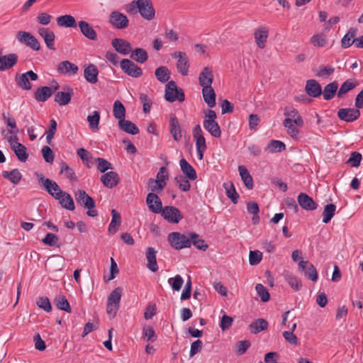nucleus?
<instances>
[{
    "mask_svg": "<svg viewBox=\"0 0 363 363\" xmlns=\"http://www.w3.org/2000/svg\"><path fill=\"white\" fill-rule=\"evenodd\" d=\"M126 11L132 14L138 12L147 21L152 20L155 16V11L150 0H133L127 5Z\"/></svg>",
    "mask_w": 363,
    "mask_h": 363,
    "instance_id": "nucleus-1",
    "label": "nucleus"
},
{
    "mask_svg": "<svg viewBox=\"0 0 363 363\" xmlns=\"http://www.w3.org/2000/svg\"><path fill=\"white\" fill-rule=\"evenodd\" d=\"M37 177L39 184L43 186L50 195L55 199H60L62 197L65 191L60 189L55 181L48 178L45 179L43 174H37Z\"/></svg>",
    "mask_w": 363,
    "mask_h": 363,
    "instance_id": "nucleus-2",
    "label": "nucleus"
},
{
    "mask_svg": "<svg viewBox=\"0 0 363 363\" xmlns=\"http://www.w3.org/2000/svg\"><path fill=\"white\" fill-rule=\"evenodd\" d=\"M164 99L169 102L179 101L182 102L185 99V96L182 89H178L174 81L168 82L165 86Z\"/></svg>",
    "mask_w": 363,
    "mask_h": 363,
    "instance_id": "nucleus-3",
    "label": "nucleus"
},
{
    "mask_svg": "<svg viewBox=\"0 0 363 363\" xmlns=\"http://www.w3.org/2000/svg\"><path fill=\"white\" fill-rule=\"evenodd\" d=\"M168 241L170 245L175 250H182L191 247L189 235L182 234L179 232H172L168 235Z\"/></svg>",
    "mask_w": 363,
    "mask_h": 363,
    "instance_id": "nucleus-4",
    "label": "nucleus"
},
{
    "mask_svg": "<svg viewBox=\"0 0 363 363\" xmlns=\"http://www.w3.org/2000/svg\"><path fill=\"white\" fill-rule=\"evenodd\" d=\"M193 137L196 141V147L198 158L203 160V152L206 150L207 146L206 139L203 136V130L200 125H196L193 128Z\"/></svg>",
    "mask_w": 363,
    "mask_h": 363,
    "instance_id": "nucleus-5",
    "label": "nucleus"
},
{
    "mask_svg": "<svg viewBox=\"0 0 363 363\" xmlns=\"http://www.w3.org/2000/svg\"><path fill=\"white\" fill-rule=\"evenodd\" d=\"M38 79V76L33 71L30 70L21 74H17L15 77V81L17 85L23 90H30L32 85L29 82L36 81Z\"/></svg>",
    "mask_w": 363,
    "mask_h": 363,
    "instance_id": "nucleus-6",
    "label": "nucleus"
},
{
    "mask_svg": "<svg viewBox=\"0 0 363 363\" xmlns=\"http://www.w3.org/2000/svg\"><path fill=\"white\" fill-rule=\"evenodd\" d=\"M108 21L115 28L119 30L125 29L129 25V20L127 16L118 11H113L111 13Z\"/></svg>",
    "mask_w": 363,
    "mask_h": 363,
    "instance_id": "nucleus-7",
    "label": "nucleus"
},
{
    "mask_svg": "<svg viewBox=\"0 0 363 363\" xmlns=\"http://www.w3.org/2000/svg\"><path fill=\"white\" fill-rule=\"evenodd\" d=\"M160 213L166 220L171 223H178L184 218L181 211L174 206H165Z\"/></svg>",
    "mask_w": 363,
    "mask_h": 363,
    "instance_id": "nucleus-8",
    "label": "nucleus"
},
{
    "mask_svg": "<svg viewBox=\"0 0 363 363\" xmlns=\"http://www.w3.org/2000/svg\"><path fill=\"white\" fill-rule=\"evenodd\" d=\"M121 68L126 74L134 78L143 75L142 69L128 59H123L121 61Z\"/></svg>",
    "mask_w": 363,
    "mask_h": 363,
    "instance_id": "nucleus-9",
    "label": "nucleus"
},
{
    "mask_svg": "<svg viewBox=\"0 0 363 363\" xmlns=\"http://www.w3.org/2000/svg\"><path fill=\"white\" fill-rule=\"evenodd\" d=\"M172 58L177 59V69L182 76L188 74L189 62L186 54L184 52H174L172 54Z\"/></svg>",
    "mask_w": 363,
    "mask_h": 363,
    "instance_id": "nucleus-10",
    "label": "nucleus"
},
{
    "mask_svg": "<svg viewBox=\"0 0 363 363\" xmlns=\"http://www.w3.org/2000/svg\"><path fill=\"white\" fill-rule=\"evenodd\" d=\"M16 38L20 43L24 44L34 50H39L40 48V43L35 37L26 31H18Z\"/></svg>",
    "mask_w": 363,
    "mask_h": 363,
    "instance_id": "nucleus-11",
    "label": "nucleus"
},
{
    "mask_svg": "<svg viewBox=\"0 0 363 363\" xmlns=\"http://www.w3.org/2000/svg\"><path fill=\"white\" fill-rule=\"evenodd\" d=\"M77 203L87 209L94 208L96 206L94 200L84 190L79 189L74 193Z\"/></svg>",
    "mask_w": 363,
    "mask_h": 363,
    "instance_id": "nucleus-12",
    "label": "nucleus"
},
{
    "mask_svg": "<svg viewBox=\"0 0 363 363\" xmlns=\"http://www.w3.org/2000/svg\"><path fill=\"white\" fill-rule=\"evenodd\" d=\"M338 118L343 121L351 123L357 120L360 116V111L356 108H345L337 111Z\"/></svg>",
    "mask_w": 363,
    "mask_h": 363,
    "instance_id": "nucleus-13",
    "label": "nucleus"
},
{
    "mask_svg": "<svg viewBox=\"0 0 363 363\" xmlns=\"http://www.w3.org/2000/svg\"><path fill=\"white\" fill-rule=\"evenodd\" d=\"M298 268L304 272L305 276L313 281L318 279V272L313 264L308 261L300 260L298 262Z\"/></svg>",
    "mask_w": 363,
    "mask_h": 363,
    "instance_id": "nucleus-14",
    "label": "nucleus"
},
{
    "mask_svg": "<svg viewBox=\"0 0 363 363\" xmlns=\"http://www.w3.org/2000/svg\"><path fill=\"white\" fill-rule=\"evenodd\" d=\"M146 203L149 210L154 213H160L163 208L160 199L155 193H149L147 194Z\"/></svg>",
    "mask_w": 363,
    "mask_h": 363,
    "instance_id": "nucleus-15",
    "label": "nucleus"
},
{
    "mask_svg": "<svg viewBox=\"0 0 363 363\" xmlns=\"http://www.w3.org/2000/svg\"><path fill=\"white\" fill-rule=\"evenodd\" d=\"M299 206L304 210L313 211L317 208L318 204L306 193H300L297 197Z\"/></svg>",
    "mask_w": 363,
    "mask_h": 363,
    "instance_id": "nucleus-16",
    "label": "nucleus"
},
{
    "mask_svg": "<svg viewBox=\"0 0 363 363\" xmlns=\"http://www.w3.org/2000/svg\"><path fill=\"white\" fill-rule=\"evenodd\" d=\"M111 45L118 52L124 55L129 54L132 51L130 43L122 38L113 39Z\"/></svg>",
    "mask_w": 363,
    "mask_h": 363,
    "instance_id": "nucleus-17",
    "label": "nucleus"
},
{
    "mask_svg": "<svg viewBox=\"0 0 363 363\" xmlns=\"http://www.w3.org/2000/svg\"><path fill=\"white\" fill-rule=\"evenodd\" d=\"M305 91L309 96L317 98L322 94V87L315 79H308L306 83Z\"/></svg>",
    "mask_w": 363,
    "mask_h": 363,
    "instance_id": "nucleus-18",
    "label": "nucleus"
},
{
    "mask_svg": "<svg viewBox=\"0 0 363 363\" xmlns=\"http://www.w3.org/2000/svg\"><path fill=\"white\" fill-rule=\"evenodd\" d=\"M38 34L43 38L45 43L48 49L55 50L54 41L55 38V33L49 28L41 27L38 30Z\"/></svg>",
    "mask_w": 363,
    "mask_h": 363,
    "instance_id": "nucleus-19",
    "label": "nucleus"
},
{
    "mask_svg": "<svg viewBox=\"0 0 363 363\" xmlns=\"http://www.w3.org/2000/svg\"><path fill=\"white\" fill-rule=\"evenodd\" d=\"M18 62V55L11 53L0 57V71H6L12 68Z\"/></svg>",
    "mask_w": 363,
    "mask_h": 363,
    "instance_id": "nucleus-20",
    "label": "nucleus"
},
{
    "mask_svg": "<svg viewBox=\"0 0 363 363\" xmlns=\"http://www.w3.org/2000/svg\"><path fill=\"white\" fill-rule=\"evenodd\" d=\"M119 176L115 172H108L101 177L103 184L109 189L115 187L119 182Z\"/></svg>",
    "mask_w": 363,
    "mask_h": 363,
    "instance_id": "nucleus-21",
    "label": "nucleus"
},
{
    "mask_svg": "<svg viewBox=\"0 0 363 363\" xmlns=\"http://www.w3.org/2000/svg\"><path fill=\"white\" fill-rule=\"evenodd\" d=\"M213 74L211 69L206 67L199 77V84L203 87H210L213 83Z\"/></svg>",
    "mask_w": 363,
    "mask_h": 363,
    "instance_id": "nucleus-22",
    "label": "nucleus"
},
{
    "mask_svg": "<svg viewBox=\"0 0 363 363\" xmlns=\"http://www.w3.org/2000/svg\"><path fill=\"white\" fill-rule=\"evenodd\" d=\"M169 132L175 141L178 142L182 139V129L177 118L174 115L170 116Z\"/></svg>",
    "mask_w": 363,
    "mask_h": 363,
    "instance_id": "nucleus-23",
    "label": "nucleus"
},
{
    "mask_svg": "<svg viewBox=\"0 0 363 363\" xmlns=\"http://www.w3.org/2000/svg\"><path fill=\"white\" fill-rule=\"evenodd\" d=\"M254 36L258 48L263 49L269 36L268 29L266 27H259L255 31Z\"/></svg>",
    "mask_w": 363,
    "mask_h": 363,
    "instance_id": "nucleus-24",
    "label": "nucleus"
},
{
    "mask_svg": "<svg viewBox=\"0 0 363 363\" xmlns=\"http://www.w3.org/2000/svg\"><path fill=\"white\" fill-rule=\"evenodd\" d=\"M99 70L95 65L89 64L85 67L84 70V77L86 82L94 84L98 82Z\"/></svg>",
    "mask_w": 363,
    "mask_h": 363,
    "instance_id": "nucleus-25",
    "label": "nucleus"
},
{
    "mask_svg": "<svg viewBox=\"0 0 363 363\" xmlns=\"http://www.w3.org/2000/svg\"><path fill=\"white\" fill-rule=\"evenodd\" d=\"M81 33L91 40H97V34L93 27L86 21H81L78 23Z\"/></svg>",
    "mask_w": 363,
    "mask_h": 363,
    "instance_id": "nucleus-26",
    "label": "nucleus"
},
{
    "mask_svg": "<svg viewBox=\"0 0 363 363\" xmlns=\"http://www.w3.org/2000/svg\"><path fill=\"white\" fill-rule=\"evenodd\" d=\"M168 176L167 169L165 167H162L157 174L156 179H150V182L155 183L159 189H163L166 186Z\"/></svg>",
    "mask_w": 363,
    "mask_h": 363,
    "instance_id": "nucleus-27",
    "label": "nucleus"
},
{
    "mask_svg": "<svg viewBox=\"0 0 363 363\" xmlns=\"http://www.w3.org/2000/svg\"><path fill=\"white\" fill-rule=\"evenodd\" d=\"M57 70L60 74L74 75L77 74L79 68L75 64L65 60L58 65Z\"/></svg>",
    "mask_w": 363,
    "mask_h": 363,
    "instance_id": "nucleus-28",
    "label": "nucleus"
},
{
    "mask_svg": "<svg viewBox=\"0 0 363 363\" xmlns=\"http://www.w3.org/2000/svg\"><path fill=\"white\" fill-rule=\"evenodd\" d=\"M179 164L181 170L186 177L192 181L196 179L197 174L196 170L184 158L180 160Z\"/></svg>",
    "mask_w": 363,
    "mask_h": 363,
    "instance_id": "nucleus-29",
    "label": "nucleus"
},
{
    "mask_svg": "<svg viewBox=\"0 0 363 363\" xmlns=\"http://www.w3.org/2000/svg\"><path fill=\"white\" fill-rule=\"evenodd\" d=\"M204 128L214 138H218L221 135V130L218 123L214 120H204Z\"/></svg>",
    "mask_w": 363,
    "mask_h": 363,
    "instance_id": "nucleus-30",
    "label": "nucleus"
},
{
    "mask_svg": "<svg viewBox=\"0 0 363 363\" xmlns=\"http://www.w3.org/2000/svg\"><path fill=\"white\" fill-rule=\"evenodd\" d=\"M52 95V91L50 86L38 87L33 94L35 99L38 102L46 101Z\"/></svg>",
    "mask_w": 363,
    "mask_h": 363,
    "instance_id": "nucleus-31",
    "label": "nucleus"
},
{
    "mask_svg": "<svg viewBox=\"0 0 363 363\" xmlns=\"http://www.w3.org/2000/svg\"><path fill=\"white\" fill-rule=\"evenodd\" d=\"M156 254L157 251L153 247L147 248L146 252V259L147 260V267L153 272H156L158 270Z\"/></svg>",
    "mask_w": 363,
    "mask_h": 363,
    "instance_id": "nucleus-32",
    "label": "nucleus"
},
{
    "mask_svg": "<svg viewBox=\"0 0 363 363\" xmlns=\"http://www.w3.org/2000/svg\"><path fill=\"white\" fill-rule=\"evenodd\" d=\"M338 83L337 81H334L327 84L323 91H322L323 99L326 101L331 100L334 98L336 93H337Z\"/></svg>",
    "mask_w": 363,
    "mask_h": 363,
    "instance_id": "nucleus-33",
    "label": "nucleus"
},
{
    "mask_svg": "<svg viewBox=\"0 0 363 363\" xmlns=\"http://www.w3.org/2000/svg\"><path fill=\"white\" fill-rule=\"evenodd\" d=\"M238 171L246 188L250 190L252 189L254 187L253 179L247 169L245 166L240 165L238 167Z\"/></svg>",
    "mask_w": 363,
    "mask_h": 363,
    "instance_id": "nucleus-34",
    "label": "nucleus"
},
{
    "mask_svg": "<svg viewBox=\"0 0 363 363\" xmlns=\"http://www.w3.org/2000/svg\"><path fill=\"white\" fill-rule=\"evenodd\" d=\"M202 94L204 101L210 108L216 106V93L212 86L203 88Z\"/></svg>",
    "mask_w": 363,
    "mask_h": 363,
    "instance_id": "nucleus-35",
    "label": "nucleus"
},
{
    "mask_svg": "<svg viewBox=\"0 0 363 363\" xmlns=\"http://www.w3.org/2000/svg\"><path fill=\"white\" fill-rule=\"evenodd\" d=\"M189 240H191V245H193L198 250L206 251L208 245L205 240L200 238V235L194 232L189 233Z\"/></svg>",
    "mask_w": 363,
    "mask_h": 363,
    "instance_id": "nucleus-36",
    "label": "nucleus"
},
{
    "mask_svg": "<svg viewBox=\"0 0 363 363\" xmlns=\"http://www.w3.org/2000/svg\"><path fill=\"white\" fill-rule=\"evenodd\" d=\"M268 325V322L265 319L258 318L250 324L249 329L252 333L257 334L267 330Z\"/></svg>",
    "mask_w": 363,
    "mask_h": 363,
    "instance_id": "nucleus-37",
    "label": "nucleus"
},
{
    "mask_svg": "<svg viewBox=\"0 0 363 363\" xmlns=\"http://www.w3.org/2000/svg\"><path fill=\"white\" fill-rule=\"evenodd\" d=\"M118 126L121 130L131 135H136L139 133L140 131L135 123L125 119L118 121Z\"/></svg>",
    "mask_w": 363,
    "mask_h": 363,
    "instance_id": "nucleus-38",
    "label": "nucleus"
},
{
    "mask_svg": "<svg viewBox=\"0 0 363 363\" xmlns=\"http://www.w3.org/2000/svg\"><path fill=\"white\" fill-rule=\"evenodd\" d=\"M77 154L88 168H91L95 164V159L92 157L91 154L84 148L81 147L78 149Z\"/></svg>",
    "mask_w": 363,
    "mask_h": 363,
    "instance_id": "nucleus-39",
    "label": "nucleus"
},
{
    "mask_svg": "<svg viewBox=\"0 0 363 363\" xmlns=\"http://www.w3.org/2000/svg\"><path fill=\"white\" fill-rule=\"evenodd\" d=\"M284 115L288 117L287 118H291L296 125L303 126V121L296 108L293 107L286 108Z\"/></svg>",
    "mask_w": 363,
    "mask_h": 363,
    "instance_id": "nucleus-40",
    "label": "nucleus"
},
{
    "mask_svg": "<svg viewBox=\"0 0 363 363\" xmlns=\"http://www.w3.org/2000/svg\"><path fill=\"white\" fill-rule=\"evenodd\" d=\"M155 75L160 82L166 83L170 78L171 72L166 66H160L155 69Z\"/></svg>",
    "mask_w": 363,
    "mask_h": 363,
    "instance_id": "nucleus-41",
    "label": "nucleus"
},
{
    "mask_svg": "<svg viewBox=\"0 0 363 363\" xmlns=\"http://www.w3.org/2000/svg\"><path fill=\"white\" fill-rule=\"evenodd\" d=\"M357 82L354 79H347L339 89L337 93V97L342 98L345 94L355 88L357 86Z\"/></svg>",
    "mask_w": 363,
    "mask_h": 363,
    "instance_id": "nucleus-42",
    "label": "nucleus"
},
{
    "mask_svg": "<svg viewBox=\"0 0 363 363\" xmlns=\"http://www.w3.org/2000/svg\"><path fill=\"white\" fill-rule=\"evenodd\" d=\"M57 24L62 27L74 28L77 26L75 18L70 15H64L57 18Z\"/></svg>",
    "mask_w": 363,
    "mask_h": 363,
    "instance_id": "nucleus-43",
    "label": "nucleus"
},
{
    "mask_svg": "<svg viewBox=\"0 0 363 363\" xmlns=\"http://www.w3.org/2000/svg\"><path fill=\"white\" fill-rule=\"evenodd\" d=\"M72 94V89L69 92L58 91L55 95V101L60 106L67 105L70 102Z\"/></svg>",
    "mask_w": 363,
    "mask_h": 363,
    "instance_id": "nucleus-44",
    "label": "nucleus"
},
{
    "mask_svg": "<svg viewBox=\"0 0 363 363\" xmlns=\"http://www.w3.org/2000/svg\"><path fill=\"white\" fill-rule=\"evenodd\" d=\"M62 194V197L57 199L61 206L66 210L74 211L75 206L71 195L67 192H64Z\"/></svg>",
    "mask_w": 363,
    "mask_h": 363,
    "instance_id": "nucleus-45",
    "label": "nucleus"
},
{
    "mask_svg": "<svg viewBox=\"0 0 363 363\" xmlns=\"http://www.w3.org/2000/svg\"><path fill=\"white\" fill-rule=\"evenodd\" d=\"M130 58L140 64H143L147 60L148 55L145 49L138 48L132 52Z\"/></svg>",
    "mask_w": 363,
    "mask_h": 363,
    "instance_id": "nucleus-46",
    "label": "nucleus"
},
{
    "mask_svg": "<svg viewBox=\"0 0 363 363\" xmlns=\"http://www.w3.org/2000/svg\"><path fill=\"white\" fill-rule=\"evenodd\" d=\"M284 278L289 285L296 291H298L302 287L301 280L293 274L287 272L284 274Z\"/></svg>",
    "mask_w": 363,
    "mask_h": 363,
    "instance_id": "nucleus-47",
    "label": "nucleus"
},
{
    "mask_svg": "<svg viewBox=\"0 0 363 363\" xmlns=\"http://www.w3.org/2000/svg\"><path fill=\"white\" fill-rule=\"evenodd\" d=\"M54 303L58 309L67 313H71L72 309L70 305L65 296H57L54 299Z\"/></svg>",
    "mask_w": 363,
    "mask_h": 363,
    "instance_id": "nucleus-48",
    "label": "nucleus"
},
{
    "mask_svg": "<svg viewBox=\"0 0 363 363\" xmlns=\"http://www.w3.org/2000/svg\"><path fill=\"white\" fill-rule=\"evenodd\" d=\"M2 176L4 178L9 179L13 184H18L22 178V175L18 169H13L11 172L3 171Z\"/></svg>",
    "mask_w": 363,
    "mask_h": 363,
    "instance_id": "nucleus-49",
    "label": "nucleus"
},
{
    "mask_svg": "<svg viewBox=\"0 0 363 363\" xmlns=\"http://www.w3.org/2000/svg\"><path fill=\"white\" fill-rule=\"evenodd\" d=\"M112 220L108 226V232L115 234L117 232V226H119L121 223V217L120 213L115 209L111 210Z\"/></svg>",
    "mask_w": 363,
    "mask_h": 363,
    "instance_id": "nucleus-50",
    "label": "nucleus"
},
{
    "mask_svg": "<svg viewBox=\"0 0 363 363\" xmlns=\"http://www.w3.org/2000/svg\"><path fill=\"white\" fill-rule=\"evenodd\" d=\"M113 113L114 117L121 121L125 118V108L123 104L119 101H116L113 104Z\"/></svg>",
    "mask_w": 363,
    "mask_h": 363,
    "instance_id": "nucleus-51",
    "label": "nucleus"
},
{
    "mask_svg": "<svg viewBox=\"0 0 363 363\" xmlns=\"http://www.w3.org/2000/svg\"><path fill=\"white\" fill-rule=\"evenodd\" d=\"M313 71L316 77L324 79L331 75L334 72L335 68L332 66L320 65L318 69H313Z\"/></svg>",
    "mask_w": 363,
    "mask_h": 363,
    "instance_id": "nucleus-52",
    "label": "nucleus"
},
{
    "mask_svg": "<svg viewBox=\"0 0 363 363\" xmlns=\"http://www.w3.org/2000/svg\"><path fill=\"white\" fill-rule=\"evenodd\" d=\"M336 211V206L333 203L327 204L323 212V223H328L334 216Z\"/></svg>",
    "mask_w": 363,
    "mask_h": 363,
    "instance_id": "nucleus-53",
    "label": "nucleus"
},
{
    "mask_svg": "<svg viewBox=\"0 0 363 363\" xmlns=\"http://www.w3.org/2000/svg\"><path fill=\"white\" fill-rule=\"evenodd\" d=\"M284 126L287 130V133L293 138H296L299 130L295 126L296 124L293 122L291 118H286L283 123Z\"/></svg>",
    "mask_w": 363,
    "mask_h": 363,
    "instance_id": "nucleus-54",
    "label": "nucleus"
},
{
    "mask_svg": "<svg viewBox=\"0 0 363 363\" xmlns=\"http://www.w3.org/2000/svg\"><path fill=\"white\" fill-rule=\"evenodd\" d=\"M286 149L285 144L276 140H272L267 145L265 150H268L270 152H281Z\"/></svg>",
    "mask_w": 363,
    "mask_h": 363,
    "instance_id": "nucleus-55",
    "label": "nucleus"
},
{
    "mask_svg": "<svg viewBox=\"0 0 363 363\" xmlns=\"http://www.w3.org/2000/svg\"><path fill=\"white\" fill-rule=\"evenodd\" d=\"M14 147L15 148L13 149L12 150L16 154L18 160L25 162L28 160L29 156L28 153L27 152L26 147L21 143L18 144V145H16Z\"/></svg>",
    "mask_w": 363,
    "mask_h": 363,
    "instance_id": "nucleus-56",
    "label": "nucleus"
},
{
    "mask_svg": "<svg viewBox=\"0 0 363 363\" xmlns=\"http://www.w3.org/2000/svg\"><path fill=\"white\" fill-rule=\"evenodd\" d=\"M100 120V114L99 111H94L92 114L87 116V121L89 122V128L93 131H97L99 130V123Z\"/></svg>",
    "mask_w": 363,
    "mask_h": 363,
    "instance_id": "nucleus-57",
    "label": "nucleus"
},
{
    "mask_svg": "<svg viewBox=\"0 0 363 363\" xmlns=\"http://www.w3.org/2000/svg\"><path fill=\"white\" fill-rule=\"evenodd\" d=\"M355 30L350 29L341 40L342 47L347 48L354 43Z\"/></svg>",
    "mask_w": 363,
    "mask_h": 363,
    "instance_id": "nucleus-58",
    "label": "nucleus"
},
{
    "mask_svg": "<svg viewBox=\"0 0 363 363\" xmlns=\"http://www.w3.org/2000/svg\"><path fill=\"white\" fill-rule=\"evenodd\" d=\"M121 295L122 289L121 287H117L111 292L108 296L107 302H111V303L120 306Z\"/></svg>",
    "mask_w": 363,
    "mask_h": 363,
    "instance_id": "nucleus-59",
    "label": "nucleus"
},
{
    "mask_svg": "<svg viewBox=\"0 0 363 363\" xmlns=\"http://www.w3.org/2000/svg\"><path fill=\"white\" fill-rule=\"evenodd\" d=\"M224 187L226 190V194L230 198L233 203H237L239 198V194L237 193L233 183L230 184H224Z\"/></svg>",
    "mask_w": 363,
    "mask_h": 363,
    "instance_id": "nucleus-60",
    "label": "nucleus"
},
{
    "mask_svg": "<svg viewBox=\"0 0 363 363\" xmlns=\"http://www.w3.org/2000/svg\"><path fill=\"white\" fill-rule=\"evenodd\" d=\"M311 43L315 47L323 48L326 45L328 40L325 35L319 33L311 37Z\"/></svg>",
    "mask_w": 363,
    "mask_h": 363,
    "instance_id": "nucleus-61",
    "label": "nucleus"
},
{
    "mask_svg": "<svg viewBox=\"0 0 363 363\" xmlns=\"http://www.w3.org/2000/svg\"><path fill=\"white\" fill-rule=\"evenodd\" d=\"M256 291L263 302H267L270 298L269 293L262 284H257L255 286Z\"/></svg>",
    "mask_w": 363,
    "mask_h": 363,
    "instance_id": "nucleus-62",
    "label": "nucleus"
},
{
    "mask_svg": "<svg viewBox=\"0 0 363 363\" xmlns=\"http://www.w3.org/2000/svg\"><path fill=\"white\" fill-rule=\"evenodd\" d=\"M168 283L174 291H178L182 287L184 279L180 275L177 274L174 277L169 278L168 279Z\"/></svg>",
    "mask_w": 363,
    "mask_h": 363,
    "instance_id": "nucleus-63",
    "label": "nucleus"
},
{
    "mask_svg": "<svg viewBox=\"0 0 363 363\" xmlns=\"http://www.w3.org/2000/svg\"><path fill=\"white\" fill-rule=\"evenodd\" d=\"M36 304L39 308L46 312H50L52 311L51 303L49 298L46 296L38 297L36 300Z\"/></svg>",
    "mask_w": 363,
    "mask_h": 363,
    "instance_id": "nucleus-64",
    "label": "nucleus"
}]
</instances>
